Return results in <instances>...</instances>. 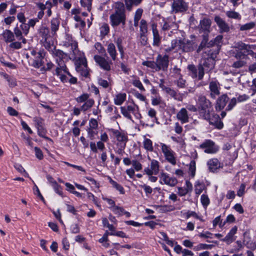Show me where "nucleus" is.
<instances>
[{
	"mask_svg": "<svg viewBox=\"0 0 256 256\" xmlns=\"http://www.w3.org/2000/svg\"><path fill=\"white\" fill-rule=\"evenodd\" d=\"M198 112L204 118L210 114L212 110V102L205 96H201L198 98Z\"/></svg>",
	"mask_w": 256,
	"mask_h": 256,
	"instance_id": "obj_1",
	"label": "nucleus"
},
{
	"mask_svg": "<svg viewBox=\"0 0 256 256\" xmlns=\"http://www.w3.org/2000/svg\"><path fill=\"white\" fill-rule=\"evenodd\" d=\"M188 8V2L185 0H174L171 4L172 12L173 14L184 13Z\"/></svg>",
	"mask_w": 256,
	"mask_h": 256,
	"instance_id": "obj_2",
	"label": "nucleus"
},
{
	"mask_svg": "<svg viewBox=\"0 0 256 256\" xmlns=\"http://www.w3.org/2000/svg\"><path fill=\"white\" fill-rule=\"evenodd\" d=\"M156 71L162 70L164 72L167 71L169 65V56L165 54L162 56L158 54L156 58Z\"/></svg>",
	"mask_w": 256,
	"mask_h": 256,
	"instance_id": "obj_3",
	"label": "nucleus"
},
{
	"mask_svg": "<svg viewBox=\"0 0 256 256\" xmlns=\"http://www.w3.org/2000/svg\"><path fill=\"white\" fill-rule=\"evenodd\" d=\"M204 118L209 122L210 124L214 126L215 128L218 130H222L224 128L223 122L220 120L218 114H213L210 115H206Z\"/></svg>",
	"mask_w": 256,
	"mask_h": 256,
	"instance_id": "obj_4",
	"label": "nucleus"
},
{
	"mask_svg": "<svg viewBox=\"0 0 256 256\" xmlns=\"http://www.w3.org/2000/svg\"><path fill=\"white\" fill-rule=\"evenodd\" d=\"M200 148L202 149L205 148L204 152L207 154H214L218 150V146L210 140H206L200 144Z\"/></svg>",
	"mask_w": 256,
	"mask_h": 256,
	"instance_id": "obj_5",
	"label": "nucleus"
},
{
	"mask_svg": "<svg viewBox=\"0 0 256 256\" xmlns=\"http://www.w3.org/2000/svg\"><path fill=\"white\" fill-rule=\"evenodd\" d=\"M34 122H35L36 127L38 130V134H46L47 130L44 126V119L42 117L36 116L34 118Z\"/></svg>",
	"mask_w": 256,
	"mask_h": 256,
	"instance_id": "obj_6",
	"label": "nucleus"
},
{
	"mask_svg": "<svg viewBox=\"0 0 256 256\" xmlns=\"http://www.w3.org/2000/svg\"><path fill=\"white\" fill-rule=\"evenodd\" d=\"M229 98L226 94H223L216 100L215 108L216 112H220L226 106Z\"/></svg>",
	"mask_w": 256,
	"mask_h": 256,
	"instance_id": "obj_7",
	"label": "nucleus"
},
{
	"mask_svg": "<svg viewBox=\"0 0 256 256\" xmlns=\"http://www.w3.org/2000/svg\"><path fill=\"white\" fill-rule=\"evenodd\" d=\"M110 22L111 26L114 28L121 24V22L126 19V15H122L116 14H112L110 16Z\"/></svg>",
	"mask_w": 256,
	"mask_h": 256,
	"instance_id": "obj_8",
	"label": "nucleus"
},
{
	"mask_svg": "<svg viewBox=\"0 0 256 256\" xmlns=\"http://www.w3.org/2000/svg\"><path fill=\"white\" fill-rule=\"evenodd\" d=\"M214 20L220 28V32H228L230 31V29L228 24L219 16H215Z\"/></svg>",
	"mask_w": 256,
	"mask_h": 256,
	"instance_id": "obj_9",
	"label": "nucleus"
},
{
	"mask_svg": "<svg viewBox=\"0 0 256 256\" xmlns=\"http://www.w3.org/2000/svg\"><path fill=\"white\" fill-rule=\"evenodd\" d=\"M152 30L153 34V46H158L161 42V37L160 36L158 30L157 29V24L153 22L151 24Z\"/></svg>",
	"mask_w": 256,
	"mask_h": 256,
	"instance_id": "obj_10",
	"label": "nucleus"
},
{
	"mask_svg": "<svg viewBox=\"0 0 256 256\" xmlns=\"http://www.w3.org/2000/svg\"><path fill=\"white\" fill-rule=\"evenodd\" d=\"M94 60L104 70L106 71L110 70V66L104 58L100 56L96 55L94 56Z\"/></svg>",
	"mask_w": 256,
	"mask_h": 256,
	"instance_id": "obj_11",
	"label": "nucleus"
},
{
	"mask_svg": "<svg viewBox=\"0 0 256 256\" xmlns=\"http://www.w3.org/2000/svg\"><path fill=\"white\" fill-rule=\"evenodd\" d=\"M160 178H162L164 184L170 186H174L178 184V180L176 178H170L168 174L164 172H161Z\"/></svg>",
	"mask_w": 256,
	"mask_h": 256,
	"instance_id": "obj_12",
	"label": "nucleus"
},
{
	"mask_svg": "<svg viewBox=\"0 0 256 256\" xmlns=\"http://www.w3.org/2000/svg\"><path fill=\"white\" fill-rule=\"evenodd\" d=\"M212 20L210 18H204L200 20L199 26L204 33L208 34L212 25Z\"/></svg>",
	"mask_w": 256,
	"mask_h": 256,
	"instance_id": "obj_13",
	"label": "nucleus"
},
{
	"mask_svg": "<svg viewBox=\"0 0 256 256\" xmlns=\"http://www.w3.org/2000/svg\"><path fill=\"white\" fill-rule=\"evenodd\" d=\"M202 40L196 48V52L198 54L200 53L201 51L204 50L206 48H208V42L209 40V34L208 33H204L202 36Z\"/></svg>",
	"mask_w": 256,
	"mask_h": 256,
	"instance_id": "obj_14",
	"label": "nucleus"
},
{
	"mask_svg": "<svg viewBox=\"0 0 256 256\" xmlns=\"http://www.w3.org/2000/svg\"><path fill=\"white\" fill-rule=\"evenodd\" d=\"M208 170L212 172H216L218 169L220 168V162L218 159L214 158L210 160L208 162Z\"/></svg>",
	"mask_w": 256,
	"mask_h": 256,
	"instance_id": "obj_15",
	"label": "nucleus"
},
{
	"mask_svg": "<svg viewBox=\"0 0 256 256\" xmlns=\"http://www.w3.org/2000/svg\"><path fill=\"white\" fill-rule=\"evenodd\" d=\"M177 118L180 120L182 124L188 122V112L185 108H182L176 114Z\"/></svg>",
	"mask_w": 256,
	"mask_h": 256,
	"instance_id": "obj_16",
	"label": "nucleus"
},
{
	"mask_svg": "<svg viewBox=\"0 0 256 256\" xmlns=\"http://www.w3.org/2000/svg\"><path fill=\"white\" fill-rule=\"evenodd\" d=\"M197 44L192 40H187L184 45L182 50L185 52H192L194 50H196Z\"/></svg>",
	"mask_w": 256,
	"mask_h": 256,
	"instance_id": "obj_17",
	"label": "nucleus"
},
{
	"mask_svg": "<svg viewBox=\"0 0 256 256\" xmlns=\"http://www.w3.org/2000/svg\"><path fill=\"white\" fill-rule=\"evenodd\" d=\"M238 230V227L234 226L227 234L224 238L221 239L222 242H226L228 244L232 242L234 240L232 238L236 234Z\"/></svg>",
	"mask_w": 256,
	"mask_h": 256,
	"instance_id": "obj_18",
	"label": "nucleus"
},
{
	"mask_svg": "<svg viewBox=\"0 0 256 256\" xmlns=\"http://www.w3.org/2000/svg\"><path fill=\"white\" fill-rule=\"evenodd\" d=\"M110 131L115 136L118 141L120 142H124L125 143L128 141V137L125 135L124 133H122L118 130H114L113 128L110 129Z\"/></svg>",
	"mask_w": 256,
	"mask_h": 256,
	"instance_id": "obj_19",
	"label": "nucleus"
},
{
	"mask_svg": "<svg viewBox=\"0 0 256 256\" xmlns=\"http://www.w3.org/2000/svg\"><path fill=\"white\" fill-rule=\"evenodd\" d=\"M166 93L170 95V96L173 98L174 100L178 101L181 102L183 100V94H178L176 90L170 88H167Z\"/></svg>",
	"mask_w": 256,
	"mask_h": 256,
	"instance_id": "obj_20",
	"label": "nucleus"
},
{
	"mask_svg": "<svg viewBox=\"0 0 256 256\" xmlns=\"http://www.w3.org/2000/svg\"><path fill=\"white\" fill-rule=\"evenodd\" d=\"M124 4L128 11H131L133 6H138L142 0H124Z\"/></svg>",
	"mask_w": 256,
	"mask_h": 256,
	"instance_id": "obj_21",
	"label": "nucleus"
},
{
	"mask_svg": "<svg viewBox=\"0 0 256 256\" xmlns=\"http://www.w3.org/2000/svg\"><path fill=\"white\" fill-rule=\"evenodd\" d=\"M60 20L58 18H53L50 22V28L52 34L54 36L58 30Z\"/></svg>",
	"mask_w": 256,
	"mask_h": 256,
	"instance_id": "obj_22",
	"label": "nucleus"
},
{
	"mask_svg": "<svg viewBox=\"0 0 256 256\" xmlns=\"http://www.w3.org/2000/svg\"><path fill=\"white\" fill-rule=\"evenodd\" d=\"M2 36L6 42H10L14 40V33L9 30H6L2 34Z\"/></svg>",
	"mask_w": 256,
	"mask_h": 256,
	"instance_id": "obj_23",
	"label": "nucleus"
},
{
	"mask_svg": "<svg viewBox=\"0 0 256 256\" xmlns=\"http://www.w3.org/2000/svg\"><path fill=\"white\" fill-rule=\"evenodd\" d=\"M119 14L126 15V10L124 4L120 2L116 3L115 10L114 14Z\"/></svg>",
	"mask_w": 256,
	"mask_h": 256,
	"instance_id": "obj_24",
	"label": "nucleus"
},
{
	"mask_svg": "<svg viewBox=\"0 0 256 256\" xmlns=\"http://www.w3.org/2000/svg\"><path fill=\"white\" fill-rule=\"evenodd\" d=\"M210 89L211 91V97L214 98H215V94L218 95L220 94L218 85L215 82H210Z\"/></svg>",
	"mask_w": 256,
	"mask_h": 256,
	"instance_id": "obj_25",
	"label": "nucleus"
},
{
	"mask_svg": "<svg viewBox=\"0 0 256 256\" xmlns=\"http://www.w3.org/2000/svg\"><path fill=\"white\" fill-rule=\"evenodd\" d=\"M221 46H218L215 50L211 49L208 50L207 52L208 58L212 59L214 61H216V58L217 57V55L219 54Z\"/></svg>",
	"mask_w": 256,
	"mask_h": 256,
	"instance_id": "obj_26",
	"label": "nucleus"
},
{
	"mask_svg": "<svg viewBox=\"0 0 256 256\" xmlns=\"http://www.w3.org/2000/svg\"><path fill=\"white\" fill-rule=\"evenodd\" d=\"M108 52L112 60H115L116 58V52L115 46L112 43H110L108 46Z\"/></svg>",
	"mask_w": 256,
	"mask_h": 256,
	"instance_id": "obj_27",
	"label": "nucleus"
},
{
	"mask_svg": "<svg viewBox=\"0 0 256 256\" xmlns=\"http://www.w3.org/2000/svg\"><path fill=\"white\" fill-rule=\"evenodd\" d=\"M40 36L44 40V42H46L50 36V30L47 26H41L40 29Z\"/></svg>",
	"mask_w": 256,
	"mask_h": 256,
	"instance_id": "obj_28",
	"label": "nucleus"
},
{
	"mask_svg": "<svg viewBox=\"0 0 256 256\" xmlns=\"http://www.w3.org/2000/svg\"><path fill=\"white\" fill-rule=\"evenodd\" d=\"M215 64L216 61L208 58H204V62L202 65V66L207 68L210 70H212L214 68Z\"/></svg>",
	"mask_w": 256,
	"mask_h": 256,
	"instance_id": "obj_29",
	"label": "nucleus"
},
{
	"mask_svg": "<svg viewBox=\"0 0 256 256\" xmlns=\"http://www.w3.org/2000/svg\"><path fill=\"white\" fill-rule=\"evenodd\" d=\"M126 99V94L125 93L118 94L116 95L114 99V104L116 105H121Z\"/></svg>",
	"mask_w": 256,
	"mask_h": 256,
	"instance_id": "obj_30",
	"label": "nucleus"
},
{
	"mask_svg": "<svg viewBox=\"0 0 256 256\" xmlns=\"http://www.w3.org/2000/svg\"><path fill=\"white\" fill-rule=\"evenodd\" d=\"M4 78L6 80L10 87L14 88L17 85L16 80L12 76H9L6 73H3Z\"/></svg>",
	"mask_w": 256,
	"mask_h": 256,
	"instance_id": "obj_31",
	"label": "nucleus"
},
{
	"mask_svg": "<svg viewBox=\"0 0 256 256\" xmlns=\"http://www.w3.org/2000/svg\"><path fill=\"white\" fill-rule=\"evenodd\" d=\"M143 13V10L142 8H138L134 16V26L135 27H136L138 26V21L141 18L142 14Z\"/></svg>",
	"mask_w": 256,
	"mask_h": 256,
	"instance_id": "obj_32",
	"label": "nucleus"
},
{
	"mask_svg": "<svg viewBox=\"0 0 256 256\" xmlns=\"http://www.w3.org/2000/svg\"><path fill=\"white\" fill-rule=\"evenodd\" d=\"M160 165L158 161L155 160H151L150 168L154 172V174H158L159 172Z\"/></svg>",
	"mask_w": 256,
	"mask_h": 256,
	"instance_id": "obj_33",
	"label": "nucleus"
},
{
	"mask_svg": "<svg viewBox=\"0 0 256 256\" xmlns=\"http://www.w3.org/2000/svg\"><path fill=\"white\" fill-rule=\"evenodd\" d=\"M256 48V45L247 44L246 46V48L244 49L243 52L246 56H247L248 55L253 56L254 52L252 51V49H254Z\"/></svg>",
	"mask_w": 256,
	"mask_h": 256,
	"instance_id": "obj_34",
	"label": "nucleus"
},
{
	"mask_svg": "<svg viewBox=\"0 0 256 256\" xmlns=\"http://www.w3.org/2000/svg\"><path fill=\"white\" fill-rule=\"evenodd\" d=\"M116 44L118 51L120 52V57L122 58L124 56V52L123 46L122 45V39L120 38H118L116 41Z\"/></svg>",
	"mask_w": 256,
	"mask_h": 256,
	"instance_id": "obj_35",
	"label": "nucleus"
},
{
	"mask_svg": "<svg viewBox=\"0 0 256 256\" xmlns=\"http://www.w3.org/2000/svg\"><path fill=\"white\" fill-rule=\"evenodd\" d=\"M140 34H146L148 32V24L145 20L142 19L140 22Z\"/></svg>",
	"mask_w": 256,
	"mask_h": 256,
	"instance_id": "obj_36",
	"label": "nucleus"
},
{
	"mask_svg": "<svg viewBox=\"0 0 256 256\" xmlns=\"http://www.w3.org/2000/svg\"><path fill=\"white\" fill-rule=\"evenodd\" d=\"M76 63V69L80 68L82 65H83L86 68H88L87 60L86 57L78 58Z\"/></svg>",
	"mask_w": 256,
	"mask_h": 256,
	"instance_id": "obj_37",
	"label": "nucleus"
},
{
	"mask_svg": "<svg viewBox=\"0 0 256 256\" xmlns=\"http://www.w3.org/2000/svg\"><path fill=\"white\" fill-rule=\"evenodd\" d=\"M144 148L150 152H152L154 150L152 146V141L149 139L146 138L144 141Z\"/></svg>",
	"mask_w": 256,
	"mask_h": 256,
	"instance_id": "obj_38",
	"label": "nucleus"
},
{
	"mask_svg": "<svg viewBox=\"0 0 256 256\" xmlns=\"http://www.w3.org/2000/svg\"><path fill=\"white\" fill-rule=\"evenodd\" d=\"M256 26V23L254 22H251L246 23L240 26V31L248 30L254 28Z\"/></svg>",
	"mask_w": 256,
	"mask_h": 256,
	"instance_id": "obj_39",
	"label": "nucleus"
},
{
	"mask_svg": "<svg viewBox=\"0 0 256 256\" xmlns=\"http://www.w3.org/2000/svg\"><path fill=\"white\" fill-rule=\"evenodd\" d=\"M226 16L231 18H234V19H237V20H240L241 16L240 14L234 10H229L227 11L226 12Z\"/></svg>",
	"mask_w": 256,
	"mask_h": 256,
	"instance_id": "obj_40",
	"label": "nucleus"
},
{
	"mask_svg": "<svg viewBox=\"0 0 256 256\" xmlns=\"http://www.w3.org/2000/svg\"><path fill=\"white\" fill-rule=\"evenodd\" d=\"M214 246L213 244H200L194 248L195 250H200L211 249Z\"/></svg>",
	"mask_w": 256,
	"mask_h": 256,
	"instance_id": "obj_41",
	"label": "nucleus"
},
{
	"mask_svg": "<svg viewBox=\"0 0 256 256\" xmlns=\"http://www.w3.org/2000/svg\"><path fill=\"white\" fill-rule=\"evenodd\" d=\"M110 32V28L108 24L104 23L100 28V36L102 37L108 34Z\"/></svg>",
	"mask_w": 256,
	"mask_h": 256,
	"instance_id": "obj_42",
	"label": "nucleus"
},
{
	"mask_svg": "<svg viewBox=\"0 0 256 256\" xmlns=\"http://www.w3.org/2000/svg\"><path fill=\"white\" fill-rule=\"evenodd\" d=\"M196 162L194 160H191L190 164L189 172L190 173V176L194 178L196 174Z\"/></svg>",
	"mask_w": 256,
	"mask_h": 256,
	"instance_id": "obj_43",
	"label": "nucleus"
},
{
	"mask_svg": "<svg viewBox=\"0 0 256 256\" xmlns=\"http://www.w3.org/2000/svg\"><path fill=\"white\" fill-rule=\"evenodd\" d=\"M188 70L192 72V78H196L198 76V70L194 64H189L188 66Z\"/></svg>",
	"mask_w": 256,
	"mask_h": 256,
	"instance_id": "obj_44",
	"label": "nucleus"
},
{
	"mask_svg": "<svg viewBox=\"0 0 256 256\" xmlns=\"http://www.w3.org/2000/svg\"><path fill=\"white\" fill-rule=\"evenodd\" d=\"M142 65L156 70V62L149 60L144 61L142 62Z\"/></svg>",
	"mask_w": 256,
	"mask_h": 256,
	"instance_id": "obj_45",
	"label": "nucleus"
},
{
	"mask_svg": "<svg viewBox=\"0 0 256 256\" xmlns=\"http://www.w3.org/2000/svg\"><path fill=\"white\" fill-rule=\"evenodd\" d=\"M102 223L104 227L108 228L110 231L114 232L115 230L114 226L111 224H110L108 219L106 218H102Z\"/></svg>",
	"mask_w": 256,
	"mask_h": 256,
	"instance_id": "obj_46",
	"label": "nucleus"
},
{
	"mask_svg": "<svg viewBox=\"0 0 256 256\" xmlns=\"http://www.w3.org/2000/svg\"><path fill=\"white\" fill-rule=\"evenodd\" d=\"M90 95L87 93H84L76 98V100L78 103L85 102L89 98Z\"/></svg>",
	"mask_w": 256,
	"mask_h": 256,
	"instance_id": "obj_47",
	"label": "nucleus"
},
{
	"mask_svg": "<svg viewBox=\"0 0 256 256\" xmlns=\"http://www.w3.org/2000/svg\"><path fill=\"white\" fill-rule=\"evenodd\" d=\"M164 156L168 162L172 164V165H175L176 164V160L172 154V152L170 151V154H166Z\"/></svg>",
	"mask_w": 256,
	"mask_h": 256,
	"instance_id": "obj_48",
	"label": "nucleus"
},
{
	"mask_svg": "<svg viewBox=\"0 0 256 256\" xmlns=\"http://www.w3.org/2000/svg\"><path fill=\"white\" fill-rule=\"evenodd\" d=\"M52 186L53 187L54 192L56 194H58V195H60L62 197H64L63 192H62V188L60 185L58 183H56V184H54Z\"/></svg>",
	"mask_w": 256,
	"mask_h": 256,
	"instance_id": "obj_49",
	"label": "nucleus"
},
{
	"mask_svg": "<svg viewBox=\"0 0 256 256\" xmlns=\"http://www.w3.org/2000/svg\"><path fill=\"white\" fill-rule=\"evenodd\" d=\"M200 200L204 207H206L210 204V199L208 196L204 194L201 196Z\"/></svg>",
	"mask_w": 256,
	"mask_h": 256,
	"instance_id": "obj_50",
	"label": "nucleus"
},
{
	"mask_svg": "<svg viewBox=\"0 0 256 256\" xmlns=\"http://www.w3.org/2000/svg\"><path fill=\"white\" fill-rule=\"evenodd\" d=\"M36 156L37 158L40 160H42L44 158V154L42 150L40 149V148L36 146L34 148Z\"/></svg>",
	"mask_w": 256,
	"mask_h": 256,
	"instance_id": "obj_51",
	"label": "nucleus"
},
{
	"mask_svg": "<svg viewBox=\"0 0 256 256\" xmlns=\"http://www.w3.org/2000/svg\"><path fill=\"white\" fill-rule=\"evenodd\" d=\"M157 207L161 208L160 210L162 212H170L174 210V208L172 206H168V205H164V206H157Z\"/></svg>",
	"mask_w": 256,
	"mask_h": 256,
	"instance_id": "obj_52",
	"label": "nucleus"
},
{
	"mask_svg": "<svg viewBox=\"0 0 256 256\" xmlns=\"http://www.w3.org/2000/svg\"><path fill=\"white\" fill-rule=\"evenodd\" d=\"M120 110L122 114L124 117L133 122L131 115L130 114L128 110L126 109L125 107L121 106Z\"/></svg>",
	"mask_w": 256,
	"mask_h": 256,
	"instance_id": "obj_53",
	"label": "nucleus"
},
{
	"mask_svg": "<svg viewBox=\"0 0 256 256\" xmlns=\"http://www.w3.org/2000/svg\"><path fill=\"white\" fill-rule=\"evenodd\" d=\"M246 64V62L242 60H239L234 62L232 64V67L234 68H242V66H245Z\"/></svg>",
	"mask_w": 256,
	"mask_h": 256,
	"instance_id": "obj_54",
	"label": "nucleus"
},
{
	"mask_svg": "<svg viewBox=\"0 0 256 256\" xmlns=\"http://www.w3.org/2000/svg\"><path fill=\"white\" fill-rule=\"evenodd\" d=\"M132 84L139 88L141 91H145V88L143 86L141 82L139 80H135L132 82Z\"/></svg>",
	"mask_w": 256,
	"mask_h": 256,
	"instance_id": "obj_55",
	"label": "nucleus"
},
{
	"mask_svg": "<svg viewBox=\"0 0 256 256\" xmlns=\"http://www.w3.org/2000/svg\"><path fill=\"white\" fill-rule=\"evenodd\" d=\"M236 98H232L230 100L228 106L226 108V110L229 111V110H232L233 108L236 106Z\"/></svg>",
	"mask_w": 256,
	"mask_h": 256,
	"instance_id": "obj_56",
	"label": "nucleus"
},
{
	"mask_svg": "<svg viewBox=\"0 0 256 256\" xmlns=\"http://www.w3.org/2000/svg\"><path fill=\"white\" fill-rule=\"evenodd\" d=\"M132 164L136 171H139L142 169V164L136 160H132Z\"/></svg>",
	"mask_w": 256,
	"mask_h": 256,
	"instance_id": "obj_57",
	"label": "nucleus"
},
{
	"mask_svg": "<svg viewBox=\"0 0 256 256\" xmlns=\"http://www.w3.org/2000/svg\"><path fill=\"white\" fill-rule=\"evenodd\" d=\"M0 62L4 66H6L7 67H8L12 69H16V68L15 64L12 62H6L4 61V60L3 58H0Z\"/></svg>",
	"mask_w": 256,
	"mask_h": 256,
	"instance_id": "obj_58",
	"label": "nucleus"
},
{
	"mask_svg": "<svg viewBox=\"0 0 256 256\" xmlns=\"http://www.w3.org/2000/svg\"><path fill=\"white\" fill-rule=\"evenodd\" d=\"M198 80H202L203 78L204 74V66H202L201 64H199L198 66Z\"/></svg>",
	"mask_w": 256,
	"mask_h": 256,
	"instance_id": "obj_59",
	"label": "nucleus"
},
{
	"mask_svg": "<svg viewBox=\"0 0 256 256\" xmlns=\"http://www.w3.org/2000/svg\"><path fill=\"white\" fill-rule=\"evenodd\" d=\"M54 54L55 56L59 57L60 60H62L64 56L66 55L62 50L59 49H56V47H54Z\"/></svg>",
	"mask_w": 256,
	"mask_h": 256,
	"instance_id": "obj_60",
	"label": "nucleus"
},
{
	"mask_svg": "<svg viewBox=\"0 0 256 256\" xmlns=\"http://www.w3.org/2000/svg\"><path fill=\"white\" fill-rule=\"evenodd\" d=\"M114 184L112 185L114 188L116 190L119 191L120 194H124L125 192L122 186L120 184H118L116 182H113Z\"/></svg>",
	"mask_w": 256,
	"mask_h": 256,
	"instance_id": "obj_61",
	"label": "nucleus"
},
{
	"mask_svg": "<svg viewBox=\"0 0 256 256\" xmlns=\"http://www.w3.org/2000/svg\"><path fill=\"white\" fill-rule=\"evenodd\" d=\"M90 128L91 129H96L98 127V122L94 118H91L89 122Z\"/></svg>",
	"mask_w": 256,
	"mask_h": 256,
	"instance_id": "obj_62",
	"label": "nucleus"
},
{
	"mask_svg": "<svg viewBox=\"0 0 256 256\" xmlns=\"http://www.w3.org/2000/svg\"><path fill=\"white\" fill-rule=\"evenodd\" d=\"M98 84L100 86H102L104 88H107L108 86V82L106 80H104L101 78H98Z\"/></svg>",
	"mask_w": 256,
	"mask_h": 256,
	"instance_id": "obj_63",
	"label": "nucleus"
},
{
	"mask_svg": "<svg viewBox=\"0 0 256 256\" xmlns=\"http://www.w3.org/2000/svg\"><path fill=\"white\" fill-rule=\"evenodd\" d=\"M245 245L247 248L250 249L252 250H256V242H248Z\"/></svg>",
	"mask_w": 256,
	"mask_h": 256,
	"instance_id": "obj_64",
	"label": "nucleus"
}]
</instances>
